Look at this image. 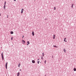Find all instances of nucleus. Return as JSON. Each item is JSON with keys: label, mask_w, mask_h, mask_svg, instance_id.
I'll use <instances>...</instances> for the list:
<instances>
[{"label": "nucleus", "mask_w": 76, "mask_h": 76, "mask_svg": "<svg viewBox=\"0 0 76 76\" xmlns=\"http://www.w3.org/2000/svg\"><path fill=\"white\" fill-rule=\"evenodd\" d=\"M24 37V36H23V37Z\"/></svg>", "instance_id": "nucleus-26"}, {"label": "nucleus", "mask_w": 76, "mask_h": 76, "mask_svg": "<svg viewBox=\"0 0 76 76\" xmlns=\"http://www.w3.org/2000/svg\"><path fill=\"white\" fill-rule=\"evenodd\" d=\"M22 42L23 44H25V41L23 40H22Z\"/></svg>", "instance_id": "nucleus-2"}, {"label": "nucleus", "mask_w": 76, "mask_h": 76, "mask_svg": "<svg viewBox=\"0 0 76 76\" xmlns=\"http://www.w3.org/2000/svg\"><path fill=\"white\" fill-rule=\"evenodd\" d=\"M53 47H55L56 48H58V47H57V46H56V45H53Z\"/></svg>", "instance_id": "nucleus-11"}, {"label": "nucleus", "mask_w": 76, "mask_h": 76, "mask_svg": "<svg viewBox=\"0 0 76 76\" xmlns=\"http://www.w3.org/2000/svg\"><path fill=\"white\" fill-rule=\"evenodd\" d=\"M39 61H38V64H39Z\"/></svg>", "instance_id": "nucleus-24"}, {"label": "nucleus", "mask_w": 76, "mask_h": 76, "mask_svg": "<svg viewBox=\"0 0 76 76\" xmlns=\"http://www.w3.org/2000/svg\"><path fill=\"white\" fill-rule=\"evenodd\" d=\"M5 67H6V69H7V62L5 64Z\"/></svg>", "instance_id": "nucleus-1"}, {"label": "nucleus", "mask_w": 76, "mask_h": 76, "mask_svg": "<svg viewBox=\"0 0 76 76\" xmlns=\"http://www.w3.org/2000/svg\"><path fill=\"white\" fill-rule=\"evenodd\" d=\"M38 60H39V59H38Z\"/></svg>", "instance_id": "nucleus-31"}, {"label": "nucleus", "mask_w": 76, "mask_h": 76, "mask_svg": "<svg viewBox=\"0 0 76 76\" xmlns=\"http://www.w3.org/2000/svg\"><path fill=\"white\" fill-rule=\"evenodd\" d=\"M10 34H13V32L12 31H11L10 32Z\"/></svg>", "instance_id": "nucleus-9"}, {"label": "nucleus", "mask_w": 76, "mask_h": 76, "mask_svg": "<svg viewBox=\"0 0 76 76\" xmlns=\"http://www.w3.org/2000/svg\"><path fill=\"white\" fill-rule=\"evenodd\" d=\"M23 9H22L21 10V13H23Z\"/></svg>", "instance_id": "nucleus-3"}, {"label": "nucleus", "mask_w": 76, "mask_h": 76, "mask_svg": "<svg viewBox=\"0 0 76 76\" xmlns=\"http://www.w3.org/2000/svg\"><path fill=\"white\" fill-rule=\"evenodd\" d=\"M66 38H65L64 40V42H67V41L66 40Z\"/></svg>", "instance_id": "nucleus-10"}, {"label": "nucleus", "mask_w": 76, "mask_h": 76, "mask_svg": "<svg viewBox=\"0 0 76 76\" xmlns=\"http://www.w3.org/2000/svg\"><path fill=\"white\" fill-rule=\"evenodd\" d=\"M55 39V35H53V39Z\"/></svg>", "instance_id": "nucleus-7"}, {"label": "nucleus", "mask_w": 76, "mask_h": 76, "mask_svg": "<svg viewBox=\"0 0 76 76\" xmlns=\"http://www.w3.org/2000/svg\"><path fill=\"white\" fill-rule=\"evenodd\" d=\"M45 64H46V60H45V61H44Z\"/></svg>", "instance_id": "nucleus-21"}, {"label": "nucleus", "mask_w": 76, "mask_h": 76, "mask_svg": "<svg viewBox=\"0 0 76 76\" xmlns=\"http://www.w3.org/2000/svg\"><path fill=\"white\" fill-rule=\"evenodd\" d=\"M8 15H7V18H8Z\"/></svg>", "instance_id": "nucleus-27"}, {"label": "nucleus", "mask_w": 76, "mask_h": 76, "mask_svg": "<svg viewBox=\"0 0 76 76\" xmlns=\"http://www.w3.org/2000/svg\"><path fill=\"white\" fill-rule=\"evenodd\" d=\"M14 0V1H16V0Z\"/></svg>", "instance_id": "nucleus-28"}, {"label": "nucleus", "mask_w": 76, "mask_h": 76, "mask_svg": "<svg viewBox=\"0 0 76 76\" xmlns=\"http://www.w3.org/2000/svg\"><path fill=\"white\" fill-rule=\"evenodd\" d=\"M4 10H6V5H4Z\"/></svg>", "instance_id": "nucleus-6"}, {"label": "nucleus", "mask_w": 76, "mask_h": 76, "mask_svg": "<svg viewBox=\"0 0 76 76\" xmlns=\"http://www.w3.org/2000/svg\"><path fill=\"white\" fill-rule=\"evenodd\" d=\"M42 60L43 59V58L42 57Z\"/></svg>", "instance_id": "nucleus-25"}, {"label": "nucleus", "mask_w": 76, "mask_h": 76, "mask_svg": "<svg viewBox=\"0 0 76 76\" xmlns=\"http://www.w3.org/2000/svg\"><path fill=\"white\" fill-rule=\"evenodd\" d=\"M42 56H43V57H44V53H42Z\"/></svg>", "instance_id": "nucleus-12"}, {"label": "nucleus", "mask_w": 76, "mask_h": 76, "mask_svg": "<svg viewBox=\"0 0 76 76\" xmlns=\"http://www.w3.org/2000/svg\"><path fill=\"white\" fill-rule=\"evenodd\" d=\"M32 34L33 36H34V31H32Z\"/></svg>", "instance_id": "nucleus-5"}, {"label": "nucleus", "mask_w": 76, "mask_h": 76, "mask_svg": "<svg viewBox=\"0 0 76 76\" xmlns=\"http://www.w3.org/2000/svg\"><path fill=\"white\" fill-rule=\"evenodd\" d=\"M6 1H5V3H4V5H6Z\"/></svg>", "instance_id": "nucleus-20"}, {"label": "nucleus", "mask_w": 76, "mask_h": 76, "mask_svg": "<svg viewBox=\"0 0 76 76\" xmlns=\"http://www.w3.org/2000/svg\"><path fill=\"white\" fill-rule=\"evenodd\" d=\"M27 43H28V44H30L29 42L28 41Z\"/></svg>", "instance_id": "nucleus-17"}, {"label": "nucleus", "mask_w": 76, "mask_h": 76, "mask_svg": "<svg viewBox=\"0 0 76 76\" xmlns=\"http://www.w3.org/2000/svg\"><path fill=\"white\" fill-rule=\"evenodd\" d=\"M3 53H2V54H1L2 57H3Z\"/></svg>", "instance_id": "nucleus-16"}, {"label": "nucleus", "mask_w": 76, "mask_h": 76, "mask_svg": "<svg viewBox=\"0 0 76 76\" xmlns=\"http://www.w3.org/2000/svg\"><path fill=\"white\" fill-rule=\"evenodd\" d=\"M56 7H54V10H55L56 9Z\"/></svg>", "instance_id": "nucleus-23"}, {"label": "nucleus", "mask_w": 76, "mask_h": 76, "mask_svg": "<svg viewBox=\"0 0 76 76\" xmlns=\"http://www.w3.org/2000/svg\"><path fill=\"white\" fill-rule=\"evenodd\" d=\"M0 16H1V14H0Z\"/></svg>", "instance_id": "nucleus-29"}, {"label": "nucleus", "mask_w": 76, "mask_h": 76, "mask_svg": "<svg viewBox=\"0 0 76 76\" xmlns=\"http://www.w3.org/2000/svg\"><path fill=\"white\" fill-rule=\"evenodd\" d=\"M19 75H20V73H19V72H18L17 74V76H19Z\"/></svg>", "instance_id": "nucleus-8"}, {"label": "nucleus", "mask_w": 76, "mask_h": 76, "mask_svg": "<svg viewBox=\"0 0 76 76\" xmlns=\"http://www.w3.org/2000/svg\"><path fill=\"white\" fill-rule=\"evenodd\" d=\"M64 52H66V50L65 49H64Z\"/></svg>", "instance_id": "nucleus-18"}, {"label": "nucleus", "mask_w": 76, "mask_h": 76, "mask_svg": "<svg viewBox=\"0 0 76 76\" xmlns=\"http://www.w3.org/2000/svg\"><path fill=\"white\" fill-rule=\"evenodd\" d=\"M20 71H21V70L20 69Z\"/></svg>", "instance_id": "nucleus-30"}, {"label": "nucleus", "mask_w": 76, "mask_h": 76, "mask_svg": "<svg viewBox=\"0 0 76 76\" xmlns=\"http://www.w3.org/2000/svg\"><path fill=\"white\" fill-rule=\"evenodd\" d=\"M73 5H74V4H73L72 5V6H71L72 8H73Z\"/></svg>", "instance_id": "nucleus-13"}, {"label": "nucleus", "mask_w": 76, "mask_h": 76, "mask_svg": "<svg viewBox=\"0 0 76 76\" xmlns=\"http://www.w3.org/2000/svg\"><path fill=\"white\" fill-rule=\"evenodd\" d=\"M2 60H4L3 56H2Z\"/></svg>", "instance_id": "nucleus-22"}, {"label": "nucleus", "mask_w": 76, "mask_h": 76, "mask_svg": "<svg viewBox=\"0 0 76 76\" xmlns=\"http://www.w3.org/2000/svg\"><path fill=\"white\" fill-rule=\"evenodd\" d=\"M32 63H35V61L34 60H32Z\"/></svg>", "instance_id": "nucleus-4"}, {"label": "nucleus", "mask_w": 76, "mask_h": 76, "mask_svg": "<svg viewBox=\"0 0 76 76\" xmlns=\"http://www.w3.org/2000/svg\"><path fill=\"white\" fill-rule=\"evenodd\" d=\"M20 64H19L18 65V66L19 67H20Z\"/></svg>", "instance_id": "nucleus-15"}, {"label": "nucleus", "mask_w": 76, "mask_h": 76, "mask_svg": "<svg viewBox=\"0 0 76 76\" xmlns=\"http://www.w3.org/2000/svg\"><path fill=\"white\" fill-rule=\"evenodd\" d=\"M74 71H76V68H74Z\"/></svg>", "instance_id": "nucleus-14"}, {"label": "nucleus", "mask_w": 76, "mask_h": 76, "mask_svg": "<svg viewBox=\"0 0 76 76\" xmlns=\"http://www.w3.org/2000/svg\"><path fill=\"white\" fill-rule=\"evenodd\" d=\"M27 45H28V44H27Z\"/></svg>", "instance_id": "nucleus-32"}, {"label": "nucleus", "mask_w": 76, "mask_h": 76, "mask_svg": "<svg viewBox=\"0 0 76 76\" xmlns=\"http://www.w3.org/2000/svg\"><path fill=\"white\" fill-rule=\"evenodd\" d=\"M13 38L12 37H11V40H13Z\"/></svg>", "instance_id": "nucleus-19"}]
</instances>
